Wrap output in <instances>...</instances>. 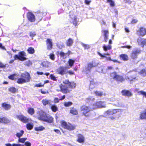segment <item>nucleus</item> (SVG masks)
I'll use <instances>...</instances> for the list:
<instances>
[{"instance_id":"53","label":"nucleus","mask_w":146,"mask_h":146,"mask_svg":"<svg viewBox=\"0 0 146 146\" xmlns=\"http://www.w3.org/2000/svg\"><path fill=\"white\" fill-rule=\"evenodd\" d=\"M82 46L85 49H88L90 48V46L88 44H82Z\"/></svg>"},{"instance_id":"18","label":"nucleus","mask_w":146,"mask_h":146,"mask_svg":"<svg viewBox=\"0 0 146 146\" xmlns=\"http://www.w3.org/2000/svg\"><path fill=\"white\" fill-rule=\"evenodd\" d=\"M139 118L141 120L146 119V109L141 112L139 115Z\"/></svg>"},{"instance_id":"36","label":"nucleus","mask_w":146,"mask_h":146,"mask_svg":"<svg viewBox=\"0 0 146 146\" xmlns=\"http://www.w3.org/2000/svg\"><path fill=\"white\" fill-rule=\"evenodd\" d=\"M33 124H31L30 123H28L26 125L27 129L29 130L32 129L33 128Z\"/></svg>"},{"instance_id":"5","label":"nucleus","mask_w":146,"mask_h":146,"mask_svg":"<svg viewBox=\"0 0 146 146\" xmlns=\"http://www.w3.org/2000/svg\"><path fill=\"white\" fill-rule=\"evenodd\" d=\"M61 126L65 129L69 131H72L76 129V126L70 123H67L65 121L62 120L61 122Z\"/></svg>"},{"instance_id":"57","label":"nucleus","mask_w":146,"mask_h":146,"mask_svg":"<svg viewBox=\"0 0 146 146\" xmlns=\"http://www.w3.org/2000/svg\"><path fill=\"white\" fill-rule=\"evenodd\" d=\"M121 47L123 48H127L129 49H130L131 48V46L130 45H126L125 46H122Z\"/></svg>"},{"instance_id":"52","label":"nucleus","mask_w":146,"mask_h":146,"mask_svg":"<svg viewBox=\"0 0 146 146\" xmlns=\"http://www.w3.org/2000/svg\"><path fill=\"white\" fill-rule=\"evenodd\" d=\"M36 33L35 32H31L29 33V35L31 37H33L35 36Z\"/></svg>"},{"instance_id":"48","label":"nucleus","mask_w":146,"mask_h":146,"mask_svg":"<svg viewBox=\"0 0 146 146\" xmlns=\"http://www.w3.org/2000/svg\"><path fill=\"white\" fill-rule=\"evenodd\" d=\"M94 93L96 94V96H101L102 95V93L99 91H96L94 92Z\"/></svg>"},{"instance_id":"40","label":"nucleus","mask_w":146,"mask_h":146,"mask_svg":"<svg viewBox=\"0 0 146 146\" xmlns=\"http://www.w3.org/2000/svg\"><path fill=\"white\" fill-rule=\"evenodd\" d=\"M141 44L143 47L146 43V39L142 38L141 39L140 41Z\"/></svg>"},{"instance_id":"38","label":"nucleus","mask_w":146,"mask_h":146,"mask_svg":"<svg viewBox=\"0 0 146 146\" xmlns=\"http://www.w3.org/2000/svg\"><path fill=\"white\" fill-rule=\"evenodd\" d=\"M68 62L69 66L70 67H72L73 66L75 62V60L70 59L68 60Z\"/></svg>"},{"instance_id":"16","label":"nucleus","mask_w":146,"mask_h":146,"mask_svg":"<svg viewBox=\"0 0 146 146\" xmlns=\"http://www.w3.org/2000/svg\"><path fill=\"white\" fill-rule=\"evenodd\" d=\"M47 49L51 50L52 48V40L48 38L46 40Z\"/></svg>"},{"instance_id":"42","label":"nucleus","mask_w":146,"mask_h":146,"mask_svg":"<svg viewBox=\"0 0 146 146\" xmlns=\"http://www.w3.org/2000/svg\"><path fill=\"white\" fill-rule=\"evenodd\" d=\"M73 24L76 27L77 26V18L76 16L74 17L73 21L72 22Z\"/></svg>"},{"instance_id":"43","label":"nucleus","mask_w":146,"mask_h":146,"mask_svg":"<svg viewBox=\"0 0 146 146\" xmlns=\"http://www.w3.org/2000/svg\"><path fill=\"white\" fill-rule=\"evenodd\" d=\"M72 104V103L71 102H65L64 103V105L65 107H68L71 106Z\"/></svg>"},{"instance_id":"29","label":"nucleus","mask_w":146,"mask_h":146,"mask_svg":"<svg viewBox=\"0 0 146 146\" xmlns=\"http://www.w3.org/2000/svg\"><path fill=\"white\" fill-rule=\"evenodd\" d=\"M50 108L52 111L54 112H56L58 110L57 107L54 104L52 105L50 107Z\"/></svg>"},{"instance_id":"33","label":"nucleus","mask_w":146,"mask_h":146,"mask_svg":"<svg viewBox=\"0 0 146 146\" xmlns=\"http://www.w3.org/2000/svg\"><path fill=\"white\" fill-rule=\"evenodd\" d=\"M24 64L26 66L29 67L32 65L33 63L31 60H28L25 62Z\"/></svg>"},{"instance_id":"56","label":"nucleus","mask_w":146,"mask_h":146,"mask_svg":"<svg viewBox=\"0 0 146 146\" xmlns=\"http://www.w3.org/2000/svg\"><path fill=\"white\" fill-rule=\"evenodd\" d=\"M59 100H60V99H58V98H55L54 99V102L55 103L59 102Z\"/></svg>"},{"instance_id":"11","label":"nucleus","mask_w":146,"mask_h":146,"mask_svg":"<svg viewBox=\"0 0 146 146\" xmlns=\"http://www.w3.org/2000/svg\"><path fill=\"white\" fill-rule=\"evenodd\" d=\"M121 92L122 96L125 97H130L133 95L131 91L127 90H121Z\"/></svg>"},{"instance_id":"30","label":"nucleus","mask_w":146,"mask_h":146,"mask_svg":"<svg viewBox=\"0 0 146 146\" xmlns=\"http://www.w3.org/2000/svg\"><path fill=\"white\" fill-rule=\"evenodd\" d=\"M42 102L44 106H45L48 104L49 105L50 104V100L46 99L42 100Z\"/></svg>"},{"instance_id":"28","label":"nucleus","mask_w":146,"mask_h":146,"mask_svg":"<svg viewBox=\"0 0 146 146\" xmlns=\"http://www.w3.org/2000/svg\"><path fill=\"white\" fill-rule=\"evenodd\" d=\"M27 50L28 53L31 54H33L35 52V49L32 47H29Z\"/></svg>"},{"instance_id":"55","label":"nucleus","mask_w":146,"mask_h":146,"mask_svg":"<svg viewBox=\"0 0 146 146\" xmlns=\"http://www.w3.org/2000/svg\"><path fill=\"white\" fill-rule=\"evenodd\" d=\"M44 86V84L42 85L41 84V83H39L38 84H36L35 85V86L36 87H43Z\"/></svg>"},{"instance_id":"61","label":"nucleus","mask_w":146,"mask_h":146,"mask_svg":"<svg viewBox=\"0 0 146 146\" xmlns=\"http://www.w3.org/2000/svg\"><path fill=\"white\" fill-rule=\"evenodd\" d=\"M67 73L70 75H73L74 74L73 71L72 70H69L68 71L67 70Z\"/></svg>"},{"instance_id":"8","label":"nucleus","mask_w":146,"mask_h":146,"mask_svg":"<svg viewBox=\"0 0 146 146\" xmlns=\"http://www.w3.org/2000/svg\"><path fill=\"white\" fill-rule=\"evenodd\" d=\"M141 52V50L139 49H134L131 53V58L134 59H137V58L138 54L140 53Z\"/></svg>"},{"instance_id":"7","label":"nucleus","mask_w":146,"mask_h":146,"mask_svg":"<svg viewBox=\"0 0 146 146\" xmlns=\"http://www.w3.org/2000/svg\"><path fill=\"white\" fill-rule=\"evenodd\" d=\"M58 74L63 75L67 74V67L64 66H60L56 70Z\"/></svg>"},{"instance_id":"64","label":"nucleus","mask_w":146,"mask_h":146,"mask_svg":"<svg viewBox=\"0 0 146 146\" xmlns=\"http://www.w3.org/2000/svg\"><path fill=\"white\" fill-rule=\"evenodd\" d=\"M57 46L59 49H62V48H64L65 47L64 45V44L60 45H57Z\"/></svg>"},{"instance_id":"15","label":"nucleus","mask_w":146,"mask_h":146,"mask_svg":"<svg viewBox=\"0 0 146 146\" xmlns=\"http://www.w3.org/2000/svg\"><path fill=\"white\" fill-rule=\"evenodd\" d=\"M46 14V13L45 12H40L38 11L36 12V16L38 19L40 21L42 19L43 16L45 15Z\"/></svg>"},{"instance_id":"23","label":"nucleus","mask_w":146,"mask_h":146,"mask_svg":"<svg viewBox=\"0 0 146 146\" xmlns=\"http://www.w3.org/2000/svg\"><path fill=\"white\" fill-rule=\"evenodd\" d=\"M46 115V114L45 113H43L39 115L38 119L40 120L44 121Z\"/></svg>"},{"instance_id":"37","label":"nucleus","mask_w":146,"mask_h":146,"mask_svg":"<svg viewBox=\"0 0 146 146\" xmlns=\"http://www.w3.org/2000/svg\"><path fill=\"white\" fill-rule=\"evenodd\" d=\"M45 129V128L43 126H40L35 128V130L37 131H41Z\"/></svg>"},{"instance_id":"46","label":"nucleus","mask_w":146,"mask_h":146,"mask_svg":"<svg viewBox=\"0 0 146 146\" xmlns=\"http://www.w3.org/2000/svg\"><path fill=\"white\" fill-rule=\"evenodd\" d=\"M50 58L52 60H54L55 59V55L53 53H50L49 54Z\"/></svg>"},{"instance_id":"39","label":"nucleus","mask_w":146,"mask_h":146,"mask_svg":"<svg viewBox=\"0 0 146 146\" xmlns=\"http://www.w3.org/2000/svg\"><path fill=\"white\" fill-rule=\"evenodd\" d=\"M24 133V131L23 130H21L20 131V133H17L16 135L17 137L20 138L21 137Z\"/></svg>"},{"instance_id":"17","label":"nucleus","mask_w":146,"mask_h":146,"mask_svg":"<svg viewBox=\"0 0 146 146\" xmlns=\"http://www.w3.org/2000/svg\"><path fill=\"white\" fill-rule=\"evenodd\" d=\"M102 32L104 33V42H106L108 39L109 31L108 30H103Z\"/></svg>"},{"instance_id":"45","label":"nucleus","mask_w":146,"mask_h":146,"mask_svg":"<svg viewBox=\"0 0 146 146\" xmlns=\"http://www.w3.org/2000/svg\"><path fill=\"white\" fill-rule=\"evenodd\" d=\"M27 139L26 138H19L18 141L20 143H24Z\"/></svg>"},{"instance_id":"35","label":"nucleus","mask_w":146,"mask_h":146,"mask_svg":"<svg viewBox=\"0 0 146 146\" xmlns=\"http://www.w3.org/2000/svg\"><path fill=\"white\" fill-rule=\"evenodd\" d=\"M49 62L47 61H43L41 63V65L43 67L47 68L49 66Z\"/></svg>"},{"instance_id":"41","label":"nucleus","mask_w":146,"mask_h":146,"mask_svg":"<svg viewBox=\"0 0 146 146\" xmlns=\"http://www.w3.org/2000/svg\"><path fill=\"white\" fill-rule=\"evenodd\" d=\"M107 2L110 3V5L111 7H113L115 6L114 2L112 0H107Z\"/></svg>"},{"instance_id":"1","label":"nucleus","mask_w":146,"mask_h":146,"mask_svg":"<svg viewBox=\"0 0 146 146\" xmlns=\"http://www.w3.org/2000/svg\"><path fill=\"white\" fill-rule=\"evenodd\" d=\"M64 84H61L59 85L60 91L64 94L69 93L72 91V89L74 88L76 86V83L74 82H70L68 80L63 81Z\"/></svg>"},{"instance_id":"22","label":"nucleus","mask_w":146,"mask_h":146,"mask_svg":"<svg viewBox=\"0 0 146 146\" xmlns=\"http://www.w3.org/2000/svg\"><path fill=\"white\" fill-rule=\"evenodd\" d=\"M70 113L74 115H77L78 114V111L74 107L71 108Z\"/></svg>"},{"instance_id":"60","label":"nucleus","mask_w":146,"mask_h":146,"mask_svg":"<svg viewBox=\"0 0 146 146\" xmlns=\"http://www.w3.org/2000/svg\"><path fill=\"white\" fill-rule=\"evenodd\" d=\"M6 67V65H4L2 62H0V68H5Z\"/></svg>"},{"instance_id":"34","label":"nucleus","mask_w":146,"mask_h":146,"mask_svg":"<svg viewBox=\"0 0 146 146\" xmlns=\"http://www.w3.org/2000/svg\"><path fill=\"white\" fill-rule=\"evenodd\" d=\"M103 48L104 50L106 51L108 50H110L111 48V46L110 45H108V46L104 45L103 46Z\"/></svg>"},{"instance_id":"6","label":"nucleus","mask_w":146,"mask_h":146,"mask_svg":"<svg viewBox=\"0 0 146 146\" xmlns=\"http://www.w3.org/2000/svg\"><path fill=\"white\" fill-rule=\"evenodd\" d=\"M16 117L20 121L25 123L29 122L30 120V119L27 118L21 113H20L19 115H16Z\"/></svg>"},{"instance_id":"59","label":"nucleus","mask_w":146,"mask_h":146,"mask_svg":"<svg viewBox=\"0 0 146 146\" xmlns=\"http://www.w3.org/2000/svg\"><path fill=\"white\" fill-rule=\"evenodd\" d=\"M54 131L60 135L61 134V133L59 130L56 129H54Z\"/></svg>"},{"instance_id":"31","label":"nucleus","mask_w":146,"mask_h":146,"mask_svg":"<svg viewBox=\"0 0 146 146\" xmlns=\"http://www.w3.org/2000/svg\"><path fill=\"white\" fill-rule=\"evenodd\" d=\"M27 112L31 115H33L35 113V110L33 108H29L27 109Z\"/></svg>"},{"instance_id":"49","label":"nucleus","mask_w":146,"mask_h":146,"mask_svg":"<svg viewBox=\"0 0 146 146\" xmlns=\"http://www.w3.org/2000/svg\"><path fill=\"white\" fill-rule=\"evenodd\" d=\"M50 76L52 80L54 81H56L57 80L56 77L53 74H50Z\"/></svg>"},{"instance_id":"54","label":"nucleus","mask_w":146,"mask_h":146,"mask_svg":"<svg viewBox=\"0 0 146 146\" xmlns=\"http://www.w3.org/2000/svg\"><path fill=\"white\" fill-rule=\"evenodd\" d=\"M14 59L15 60H16L17 59L19 60H20V58H19V54H15L14 56Z\"/></svg>"},{"instance_id":"51","label":"nucleus","mask_w":146,"mask_h":146,"mask_svg":"<svg viewBox=\"0 0 146 146\" xmlns=\"http://www.w3.org/2000/svg\"><path fill=\"white\" fill-rule=\"evenodd\" d=\"M101 102H98L96 103V105L97 106V108H101L104 107L103 106L100 105L101 104Z\"/></svg>"},{"instance_id":"27","label":"nucleus","mask_w":146,"mask_h":146,"mask_svg":"<svg viewBox=\"0 0 146 146\" xmlns=\"http://www.w3.org/2000/svg\"><path fill=\"white\" fill-rule=\"evenodd\" d=\"M8 90L9 92L12 93H15L18 91V89L14 87H10L8 88Z\"/></svg>"},{"instance_id":"14","label":"nucleus","mask_w":146,"mask_h":146,"mask_svg":"<svg viewBox=\"0 0 146 146\" xmlns=\"http://www.w3.org/2000/svg\"><path fill=\"white\" fill-rule=\"evenodd\" d=\"M77 137V138L76 139L77 142L79 143H83L85 141V138L84 136L81 134H78Z\"/></svg>"},{"instance_id":"50","label":"nucleus","mask_w":146,"mask_h":146,"mask_svg":"<svg viewBox=\"0 0 146 146\" xmlns=\"http://www.w3.org/2000/svg\"><path fill=\"white\" fill-rule=\"evenodd\" d=\"M15 74H11L8 76V78L10 80H14L15 76Z\"/></svg>"},{"instance_id":"3","label":"nucleus","mask_w":146,"mask_h":146,"mask_svg":"<svg viewBox=\"0 0 146 146\" xmlns=\"http://www.w3.org/2000/svg\"><path fill=\"white\" fill-rule=\"evenodd\" d=\"M80 111H82V116L86 118H88L91 116V109L89 106L86 105H83L80 107Z\"/></svg>"},{"instance_id":"9","label":"nucleus","mask_w":146,"mask_h":146,"mask_svg":"<svg viewBox=\"0 0 146 146\" xmlns=\"http://www.w3.org/2000/svg\"><path fill=\"white\" fill-rule=\"evenodd\" d=\"M27 17L30 22H33L35 21V18L34 15L31 12H28L27 14Z\"/></svg>"},{"instance_id":"10","label":"nucleus","mask_w":146,"mask_h":146,"mask_svg":"<svg viewBox=\"0 0 146 146\" xmlns=\"http://www.w3.org/2000/svg\"><path fill=\"white\" fill-rule=\"evenodd\" d=\"M137 32L139 35L143 36L146 35V29L143 27H140Z\"/></svg>"},{"instance_id":"20","label":"nucleus","mask_w":146,"mask_h":146,"mask_svg":"<svg viewBox=\"0 0 146 146\" xmlns=\"http://www.w3.org/2000/svg\"><path fill=\"white\" fill-rule=\"evenodd\" d=\"M97 65V64L93 61L89 62L87 64V70H90L92 68L96 66Z\"/></svg>"},{"instance_id":"24","label":"nucleus","mask_w":146,"mask_h":146,"mask_svg":"<svg viewBox=\"0 0 146 146\" xmlns=\"http://www.w3.org/2000/svg\"><path fill=\"white\" fill-rule=\"evenodd\" d=\"M120 57L123 61H127L129 58L127 55L125 54H123L119 55Z\"/></svg>"},{"instance_id":"13","label":"nucleus","mask_w":146,"mask_h":146,"mask_svg":"<svg viewBox=\"0 0 146 146\" xmlns=\"http://www.w3.org/2000/svg\"><path fill=\"white\" fill-rule=\"evenodd\" d=\"M19 54L20 58V60L23 61L27 59L25 57L26 55L25 52L24 51H21L19 52Z\"/></svg>"},{"instance_id":"44","label":"nucleus","mask_w":146,"mask_h":146,"mask_svg":"<svg viewBox=\"0 0 146 146\" xmlns=\"http://www.w3.org/2000/svg\"><path fill=\"white\" fill-rule=\"evenodd\" d=\"M138 93L139 94L142 95L143 96H145L146 98V92L143 90L139 91L138 92Z\"/></svg>"},{"instance_id":"47","label":"nucleus","mask_w":146,"mask_h":146,"mask_svg":"<svg viewBox=\"0 0 146 146\" xmlns=\"http://www.w3.org/2000/svg\"><path fill=\"white\" fill-rule=\"evenodd\" d=\"M98 53L100 56L101 57H106V56H105V55H106L108 56L110 55V54L108 53H105L104 54V55L102 54H101L100 52H98Z\"/></svg>"},{"instance_id":"12","label":"nucleus","mask_w":146,"mask_h":146,"mask_svg":"<svg viewBox=\"0 0 146 146\" xmlns=\"http://www.w3.org/2000/svg\"><path fill=\"white\" fill-rule=\"evenodd\" d=\"M120 110H121L118 109L109 110L106 111V113L108 115H111L119 112Z\"/></svg>"},{"instance_id":"63","label":"nucleus","mask_w":146,"mask_h":146,"mask_svg":"<svg viewBox=\"0 0 146 146\" xmlns=\"http://www.w3.org/2000/svg\"><path fill=\"white\" fill-rule=\"evenodd\" d=\"M138 21L137 20L135 19H133L131 21V24H134L137 23Z\"/></svg>"},{"instance_id":"62","label":"nucleus","mask_w":146,"mask_h":146,"mask_svg":"<svg viewBox=\"0 0 146 146\" xmlns=\"http://www.w3.org/2000/svg\"><path fill=\"white\" fill-rule=\"evenodd\" d=\"M91 2V0L89 1L88 0H85L84 1L85 3L87 5H89Z\"/></svg>"},{"instance_id":"32","label":"nucleus","mask_w":146,"mask_h":146,"mask_svg":"<svg viewBox=\"0 0 146 146\" xmlns=\"http://www.w3.org/2000/svg\"><path fill=\"white\" fill-rule=\"evenodd\" d=\"M139 74L142 75L143 76H145L146 75V69L143 68L139 72Z\"/></svg>"},{"instance_id":"19","label":"nucleus","mask_w":146,"mask_h":146,"mask_svg":"<svg viewBox=\"0 0 146 146\" xmlns=\"http://www.w3.org/2000/svg\"><path fill=\"white\" fill-rule=\"evenodd\" d=\"M1 106L5 110H9L11 108V106L9 104H7L6 102L2 103Z\"/></svg>"},{"instance_id":"25","label":"nucleus","mask_w":146,"mask_h":146,"mask_svg":"<svg viewBox=\"0 0 146 146\" xmlns=\"http://www.w3.org/2000/svg\"><path fill=\"white\" fill-rule=\"evenodd\" d=\"M73 43V40L71 38H69L67 40L66 45L68 46H70L72 45Z\"/></svg>"},{"instance_id":"2","label":"nucleus","mask_w":146,"mask_h":146,"mask_svg":"<svg viewBox=\"0 0 146 146\" xmlns=\"http://www.w3.org/2000/svg\"><path fill=\"white\" fill-rule=\"evenodd\" d=\"M21 77L18 78L17 83L22 84L29 82L31 79L30 74L27 72H25L21 74Z\"/></svg>"},{"instance_id":"21","label":"nucleus","mask_w":146,"mask_h":146,"mask_svg":"<svg viewBox=\"0 0 146 146\" xmlns=\"http://www.w3.org/2000/svg\"><path fill=\"white\" fill-rule=\"evenodd\" d=\"M54 118L52 116H47L44 122H46L48 123H51L53 122Z\"/></svg>"},{"instance_id":"58","label":"nucleus","mask_w":146,"mask_h":146,"mask_svg":"<svg viewBox=\"0 0 146 146\" xmlns=\"http://www.w3.org/2000/svg\"><path fill=\"white\" fill-rule=\"evenodd\" d=\"M24 145L25 146H31V143L29 141H26Z\"/></svg>"},{"instance_id":"26","label":"nucleus","mask_w":146,"mask_h":146,"mask_svg":"<svg viewBox=\"0 0 146 146\" xmlns=\"http://www.w3.org/2000/svg\"><path fill=\"white\" fill-rule=\"evenodd\" d=\"M10 120L5 117H1V123L4 124H7L10 122Z\"/></svg>"},{"instance_id":"4","label":"nucleus","mask_w":146,"mask_h":146,"mask_svg":"<svg viewBox=\"0 0 146 146\" xmlns=\"http://www.w3.org/2000/svg\"><path fill=\"white\" fill-rule=\"evenodd\" d=\"M110 76L111 79L115 80L117 82H124L125 79L129 80V77L124 78L123 76L118 74L116 72H113L110 73Z\"/></svg>"}]
</instances>
